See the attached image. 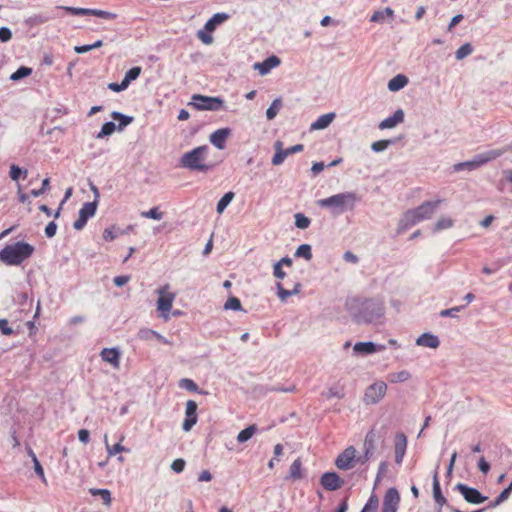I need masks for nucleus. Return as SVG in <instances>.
I'll list each match as a JSON object with an SVG mask.
<instances>
[{
  "instance_id": "nucleus-1",
  "label": "nucleus",
  "mask_w": 512,
  "mask_h": 512,
  "mask_svg": "<svg viewBox=\"0 0 512 512\" xmlns=\"http://www.w3.org/2000/svg\"><path fill=\"white\" fill-rule=\"evenodd\" d=\"M347 309L357 324H370L384 315V304L379 299L354 298L347 303Z\"/></svg>"
},
{
  "instance_id": "nucleus-2",
  "label": "nucleus",
  "mask_w": 512,
  "mask_h": 512,
  "mask_svg": "<svg viewBox=\"0 0 512 512\" xmlns=\"http://www.w3.org/2000/svg\"><path fill=\"white\" fill-rule=\"evenodd\" d=\"M359 201L360 197L355 192H343L320 199L317 204L321 208L329 209L333 216H339L346 211H352Z\"/></svg>"
},
{
  "instance_id": "nucleus-3",
  "label": "nucleus",
  "mask_w": 512,
  "mask_h": 512,
  "mask_svg": "<svg viewBox=\"0 0 512 512\" xmlns=\"http://www.w3.org/2000/svg\"><path fill=\"white\" fill-rule=\"evenodd\" d=\"M441 200L426 201L414 209L406 211L398 224V232L401 233L417 223L430 219L437 210Z\"/></svg>"
},
{
  "instance_id": "nucleus-4",
  "label": "nucleus",
  "mask_w": 512,
  "mask_h": 512,
  "mask_svg": "<svg viewBox=\"0 0 512 512\" xmlns=\"http://www.w3.org/2000/svg\"><path fill=\"white\" fill-rule=\"evenodd\" d=\"M34 251L35 248L31 244L18 241L0 250V260L6 265L17 266L30 258Z\"/></svg>"
},
{
  "instance_id": "nucleus-5",
  "label": "nucleus",
  "mask_w": 512,
  "mask_h": 512,
  "mask_svg": "<svg viewBox=\"0 0 512 512\" xmlns=\"http://www.w3.org/2000/svg\"><path fill=\"white\" fill-rule=\"evenodd\" d=\"M209 147L207 145L198 146L186 153L180 158V166L191 171L208 172L214 165L205 163Z\"/></svg>"
},
{
  "instance_id": "nucleus-6",
  "label": "nucleus",
  "mask_w": 512,
  "mask_h": 512,
  "mask_svg": "<svg viewBox=\"0 0 512 512\" xmlns=\"http://www.w3.org/2000/svg\"><path fill=\"white\" fill-rule=\"evenodd\" d=\"M507 150L506 149H491L482 153H479L473 157L472 160L460 162L453 166L454 171L460 172L463 170L472 171L480 166L497 159L502 156Z\"/></svg>"
},
{
  "instance_id": "nucleus-7",
  "label": "nucleus",
  "mask_w": 512,
  "mask_h": 512,
  "mask_svg": "<svg viewBox=\"0 0 512 512\" xmlns=\"http://www.w3.org/2000/svg\"><path fill=\"white\" fill-rule=\"evenodd\" d=\"M188 105L198 111H219L224 107V100L220 97L194 94Z\"/></svg>"
},
{
  "instance_id": "nucleus-8",
  "label": "nucleus",
  "mask_w": 512,
  "mask_h": 512,
  "mask_svg": "<svg viewBox=\"0 0 512 512\" xmlns=\"http://www.w3.org/2000/svg\"><path fill=\"white\" fill-rule=\"evenodd\" d=\"M386 391V383L377 381L366 388L363 400L366 404H376L384 397Z\"/></svg>"
},
{
  "instance_id": "nucleus-9",
  "label": "nucleus",
  "mask_w": 512,
  "mask_h": 512,
  "mask_svg": "<svg viewBox=\"0 0 512 512\" xmlns=\"http://www.w3.org/2000/svg\"><path fill=\"white\" fill-rule=\"evenodd\" d=\"M274 148H275V154H274L271 162L273 165L278 166L284 162V160L286 159L287 156L303 151L304 146L302 144H296L287 149H283L282 142L276 141L274 144Z\"/></svg>"
},
{
  "instance_id": "nucleus-10",
  "label": "nucleus",
  "mask_w": 512,
  "mask_h": 512,
  "mask_svg": "<svg viewBox=\"0 0 512 512\" xmlns=\"http://www.w3.org/2000/svg\"><path fill=\"white\" fill-rule=\"evenodd\" d=\"M455 488L461 493L463 498L468 503L481 504L488 499L486 496L482 495L476 488L469 487L466 484L458 483Z\"/></svg>"
},
{
  "instance_id": "nucleus-11",
  "label": "nucleus",
  "mask_w": 512,
  "mask_h": 512,
  "mask_svg": "<svg viewBox=\"0 0 512 512\" xmlns=\"http://www.w3.org/2000/svg\"><path fill=\"white\" fill-rule=\"evenodd\" d=\"M400 503V494L394 487L389 488L383 498L381 512H397Z\"/></svg>"
},
{
  "instance_id": "nucleus-12",
  "label": "nucleus",
  "mask_w": 512,
  "mask_h": 512,
  "mask_svg": "<svg viewBox=\"0 0 512 512\" xmlns=\"http://www.w3.org/2000/svg\"><path fill=\"white\" fill-rule=\"evenodd\" d=\"M356 452L357 451L353 446L347 447L337 456L335 460L336 467L341 470L351 469L355 463Z\"/></svg>"
},
{
  "instance_id": "nucleus-13",
  "label": "nucleus",
  "mask_w": 512,
  "mask_h": 512,
  "mask_svg": "<svg viewBox=\"0 0 512 512\" xmlns=\"http://www.w3.org/2000/svg\"><path fill=\"white\" fill-rule=\"evenodd\" d=\"M320 484L327 491H336L344 485V480L336 472H325L320 477Z\"/></svg>"
},
{
  "instance_id": "nucleus-14",
  "label": "nucleus",
  "mask_w": 512,
  "mask_h": 512,
  "mask_svg": "<svg viewBox=\"0 0 512 512\" xmlns=\"http://www.w3.org/2000/svg\"><path fill=\"white\" fill-rule=\"evenodd\" d=\"M169 286L166 285L158 289L159 298L157 300V309L166 313L169 312L172 308V304L175 298V294L168 291Z\"/></svg>"
},
{
  "instance_id": "nucleus-15",
  "label": "nucleus",
  "mask_w": 512,
  "mask_h": 512,
  "mask_svg": "<svg viewBox=\"0 0 512 512\" xmlns=\"http://www.w3.org/2000/svg\"><path fill=\"white\" fill-rule=\"evenodd\" d=\"M197 408L198 405L193 400H188L185 409V419L182 424V429L185 432L190 431L193 426L197 423Z\"/></svg>"
},
{
  "instance_id": "nucleus-16",
  "label": "nucleus",
  "mask_w": 512,
  "mask_h": 512,
  "mask_svg": "<svg viewBox=\"0 0 512 512\" xmlns=\"http://www.w3.org/2000/svg\"><path fill=\"white\" fill-rule=\"evenodd\" d=\"M385 349L384 345H378L374 342H357L353 346V351L357 355H370L376 352L383 351Z\"/></svg>"
},
{
  "instance_id": "nucleus-17",
  "label": "nucleus",
  "mask_w": 512,
  "mask_h": 512,
  "mask_svg": "<svg viewBox=\"0 0 512 512\" xmlns=\"http://www.w3.org/2000/svg\"><path fill=\"white\" fill-rule=\"evenodd\" d=\"M231 135V129L230 128H220L216 131H214L209 136L210 143L215 146L217 149L222 150L226 146V141Z\"/></svg>"
},
{
  "instance_id": "nucleus-18",
  "label": "nucleus",
  "mask_w": 512,
  "mask_h": 512,
  "mask_svg": "<svg viewBox=\"0 0 512 512\" xmlns=\"http://www.w3.org/2000/svg\"><path fill=\"white\" fill-rule=\"evenodd\" d=\"M280 59L275 56H269L262 62H256L254 64V69L258 70L261 75L268 74L273 68L277 67L280 64Z\"/></svg>"
},
{
  "instance_id": "nucleus-19",
  "label": "nucleus",
  "mask_w": 512,
  "mask_h": 512,
  "mask_svg": "<svg viewBox=\"0 0 512 512\" xmlns=\"http://www.w3.org/2000/svg\"><path fill=\"white\" fill-rule=\"evenodd\" d=\"M100 355L103 361L108 362L114 368H119L121 353L118 348H104Z\"/></svg>"
},
{
  "instance_id": "nucleus-20",
  "label": "nucleus",
  "mask_w": 512,
  "mask_h": 512,
  "mask_svg": "<svg viewBox=\"0 0 512 512\" xmlns=\"http://www.w3.org/2000/svg\"><path fill=\"white\" fill-rule=\"evenodd\" d=\"M404 121V112L402 109L396 110L393 115L385 118L383 121L380 122L379 128L381 130L383 129H391L396 127L398 124L402 123Z\"/></svg>"
},
{
  "instance_id": "nucleus-21",
  "label": "nucleus",
  "mask_w": 512,
  "mask_h": 512,
  "mask_svg": "<svg viewBox=\"0 0 512 512\" xmlns=\"http://www.w3.org/2000/svg\"><path fill=\"white\" fill-rule=\"evenodd\" d=\"M377 439L378 436L373 429L367 432L363 444L364 454H366V456L374 457Z\"/></svg>"
},
{
  "instance_id": "nucleus-22",
  "label": "nucleus",
  "mask_w": 512,
  "mask_h": 512,
  "mask_svg": "<svg viewBox=\"0 0 512 512\" xmlns=\"http://www.w3.org/2000/svg\"><path fill=\"white\" fill-rule=\"evenodd\" d=\"M416 344L418 346H424L435 349L440 345V341L439 338L433 334L423 333L417 338Z\"/></svg>"
},
{
  "instance_id": "nucleus-23",
  "label": "nucleus",
  "mask_w": 512,
  "mask_h": 512,
  "mask_svg": "<svg viewBox=\"0 0 512 512\" xmlns=\"http://www.w3.org/2000/svg\"><path fill=\"white\" fill-rule=\"evenodd\" d=\"M229 19V15L227 13H215L204 26V30L207 32H213L218 25L222 24L226 20Z\"/></svg>"
},
{
  "instance_id": "nucleus-24",
  "label": "nucleus",
  "mask_w": 512,
  "mask_h": 512,
  "mask_svg": "<svg viewBox=\"0 0 512 512\" xmlns=\"http://www.w3.org/2000/svg\"><path fill=\"white\" fill-rule=\"evenodd\" d=\"M335 116L336 115L334 112L321 115L320 117H318V119L316 121H314L311 124L310 130H312V131L313 130H322V129L327 128L332 123V121L335 119Z\"/></svg>"
},
{
  "instance_id": "nucleus-25",
  "label": "nucleus",
  "mask_w": 512,
  "mask_h": 512,
  "mask_svg": "<svg viewBox=\"0 0 512 512\" xmlns=\"http://www.w3.org/2000/svg\"><path fill=\"white\" fill-rule=\"evenodd\" d=\"M433 497H434L435 503L437 505H439L440 507L447 505V500L443 496L442 491H441L437 471H435V473L433 475Z\"/></svg>"
},
{
  "instance_id": "nucleus-26",
  "label": "nucleus",
  "mask_w": 512,
  "mask_h": 512,
  "mask_svg": "<svg viewBox=\"0 0 512 512\" xmlns=\"http://www.w3.org/2000/svg\"><path fill=\"white\" fill-rule=\"evenodd\" d=\"M133 229V226L130 225L126 229L116 228L115 226L106 228L103 232V238L106 241H113L119 235L127 234Z\"/></svg>"
},
{
  "instance_id": "nucleus-27",
  "label": "nucleus",
  "mask_w": 512,
  "mask_h": 512,
  "mask_svg": "<svg viewBox=\"0 0 512 512\" xmlns=\"http://www.w3.org/2000/svg\"><path fill=\"white\" fill-rule=\"evenodd\" d=\"M301 287L302 285L300 283H296L292 290H287L284 289L280 282L276 283L277 295L282 302L286 301L288 297L298 294L301 291Z\"/></svg>"
},
{
  "instance_id": "nucleus-28",
  "label": "nucleus",
  "mask_w": 512,
  "mask_h": 512,
  "mask_svg": "<svg viewBox=\"0 0 512 512\" xmlns=\"http://www.w3.org/2000/svg\"><path fill=\"white\" fill-rule=\"evenodd\" d=\"M407 83L408 78L403 74H398L389 80L387 87L390 91L396 92L403 89Z\"/></svg>"
},
{
  "instance_id": "nucleus-29",
  "label": "nucleus",
  "mask_w": 512,
  "mask_h": 512,
  "mask_svg": "<svg viewBox=\"0 0 512 512\" xmlns=\"http://www.w3.org/2000/svg\"><path fill=\"white\" fill-rule=\"evenodd\" d=\"M97 206H98L97 200L84 203L82 208L79 210V215H81L83 218L89 220V218H91L95 215Z\"/></svg>"
},
{
  "instance_id": "nucleus-30",
  "label": "nucleus",
  "mask_w": 512,
  "mask_h": 512,
  "mask_svg": "<svg viewBox=\"0 0 512 512\" xmlns=\"http://www.w3.org/2000/svg\"><path fill=\"white\" fill-rule=\"evenodd\" d=\"M111 117L114 120L119 121L118 125H116V128L119 131H122L125 127H127L129 124H131L134 120V118L132 116L124 115L117 111L112 112Z\"/></svg>"
},
{
  "instance_id": "nucleus-31",
  "label": "nucleus",
  "mask_w": 512,
  "mask_h": 512,
  "mask_svg": "<svg viewBox=\"0 0 512 512\" xmlns=\"http://www.w3.org/2000/svg\"><path fill=\"white\" fill-rule=\"evenodd\" d=\"M289 478L293 480H299L303 478L302 474V461L300 458H297L293 461L290 466Z\"/></svg>"
},
{
  "instance_id": "nucleus-32",
  "label": "nucleus",
  "mask_w": 512,
  "mask_h": 512,
  "mask_svg": "<svg viewBox=\"0 0 512 512\" xmlns=\"http://www.w3.org/2000/svg\"><path fill=\"white\" fill-rule=\"evenodd\" d=\"M234 197H235V194L232 191L225 193L217 203V206H216L217 213L222 214L224 212V210L227 208V206L234 199Z\"/></svg>"
},
{
  "instance_id": "nucleus-33",
  "label": "nucleus",
  "mask_w": 512,
  "mask_h": 512,
  "mask_svg": "<svg viewBox=\"0 0 512 512\" xmlns=\"http://www.w3.org/2000/svg\"><path fill=\"white\" fill-rule=\"evenodd\" d=\"M411 377V374L407 370H401L399 372H392L388 374V381L390 383H399V382H405L409 380Z\"/></svg>"
},
{
  "instance_id": "nucleus-34",
  "label": "nucleus",
  "mask_w": 512,
  "mask_h": 512,
  "mask_svg": "<svg viewBox=\"0 0 512 512\" xmlns=\"http://www.w3.org/2000/svg\"><path fill=\"white\" fill-rule=\"evenodd\" d=\"M407 437L404 433H397L395 436V453H406Z\"/></svg>"
},
{
  "instance_id": "nucleus-35",
  "label": "nucleus",
  "mask_w": 512,
  "mask_h": 512,
  "mask_svg": "<svg viewBox=\"0 0 512 512\" xmlns=\"http://www.w3.org/2000/svg\"><path fill=\"white\" fill-rule=\"evenodd\" d=\"M281 107H282V100L280 98L275 99L271 103V105L268 107V109L266 110L267 119L273 120L277 116Z\"/></svg>"
},
{
  "instance_id": "nucleus-36",
  "label": "nucleus",
  "mask_w": 512,
  "mask_h": 512,
  "mask_svg": "<svg viewBox=\"0 0 512 512\" xmlns=\"http://www.w3.org/2000/svg\"><path fill=\"white\" fill-rule=\"evenodd\" d=\"M256 431H257L256 425H250V426L246 427L245 429H243L242 431L239 432V434L237 436L238 442L244 443V442L248 441L249 439L252 438V436L255 434Z\"/></svg>"
},
{
  "instance_id": "nucleus-37",
  "label": "nucleus",
  "mask_w": 512,
  "mask_h": 512,
  "mask_svg": "<svg viewBox=\"0 0 512 512\" xmlns=\"http://www.w3.org/2000/svg\"><path fill=\"white\" fill-rule=\"evenodd\" d=\"M141 71H142L141 67L135 66V67L130 68L125 73V76H124V78L122 80L126 84L127 87L129 86V84L132 81L136 80L140 76Z\"/></svg>"
},
{
  "instance_id": "nucleus-38",
  "label": "nucleus",
  "mask_w": 512,
  "mask_h": 512,
  "mask_svg": "<svg viewBox=\"0 0 512 512\" xmlns=\"http://www.w3.org/2000/svg\"><path fill=\"white\" fill-rule=\"evenodd\" d=\"M28 171L19 167L16 164L10 166L9 176L13 181H18L20 177L26 178Z\"/></svg>"
},
{
  "instance_id": "nucleus-39",
  "label": "nucleus",
  "mask_w": 512,
  "mask_h": 512,
  "mask_svg": "<svg viewBox=\"0 0 512 512\" xmlns=\"http://www.w3.org/2000/svg\"><path fill=\"white\" fill-rule=\"evenodd\" d=\"M379 507V498L376 494H371L361 512H377Z\"/></svg>"
},
{
  "instance_id": "nucleus-40",
  "label": "nucleus",
  "mask_w": 512,
  "mask_h": 512,
  "mask_svg": "<svg viewBox=\"0 0 512 512\" xmlns=\"http://www.w3.org/2000/svg\"><path fill=\"white\" fill-rule=\"evenodd\" d=\"M31 73L32 69L30 67L20 66L15 72L11 74L10 80L16 82L31 75Z\"/></svg>"
},
{
  "instance_id": "nucleus-41",
  "label": "nucleus",
  "mask_w": 512,
  "mask_h": 512,
  "mask_svg": "<svg viewBox=\"0 0 512 512\" xmlns=\"http://www.w3.org/2000/svg\"><path fill=\"white\" fill-rule=\"evenodd\" d=\"M296 257L304 258L305 260L309 261L312 259V249L309 244H302L298 246L295 252Z\"/></svg>"
},
{
  "instance_id": "nucleus-42",
  "label": "nucleus",
  "mask_w": 512,
  "mask_h": 512,
  "mask_svg": "<svg viewBox=\"0 0 512 512\" xmlns=\"http://www.w3.org/2000/svg\"><path fill=\"white\" fill-rule=\"evenodd\" d=\"M179 387L182 389H185L189 392H199L204 393L203 391H199L198 385L189 378H182L179 381Z\"/></svg>"
},
{
  "instance_id": "nucleus-43",
  "label": "nucleus",
  "mask_w": 512,
  "mask_h": 512,
  "mask_svg": "<svg viewBox=\"0 0 512 512\" xmlns=\"http://www.w3.org/2000/svg\"><path fill=\"white\" fill-rule=\"evenodd\" d=\"M116 129H117L116 124L114 122H112V121L105 122L102 125L100 132L97 134V138H104L106 136H110L111 134L114 133V131Z\"/></svg>"
},
{
  "instance_id": "nucleus-44",
  "label": "nucleus",
  "mask_w": 512,
  "mask_h": 512,
  "mask_svg": "<svg viewBox=\"0 0 512 512\" xmlns=\"http://www.w3.org/2000/svg\"><path fill=\"white\" fill-rule=\"evenodd\" d=\"M295 217V226L299 229H307L310 224H311V220L305 216L303 213H296L294 215Z\"/></svg>"
},
{
  "instance_id": "nucleus-45",
  "label": "nucleus",
  "mask_w": 512,
  "mask_h": 512,
  "mask_svg": "<svg viewBox=\"0 0 512 512\" xmlns=\"http://www.w3.org/2000/svg\"><path fill=\"white\" fill-rule=\"evenodd\" d=\"M473 52V47L470 43H465L460 46L455 52V57L457 60H462L465 57L469 56Z\"/></svg>"
},
{
  "instance_id": "nucleus-46",
  "label": "nucleus",
  "mask_w": 512,
  "mask_h": 512,
  "mask_svg": "<svg viewBox=\"0 0 512 512\" xmlns=\"http://www.w3.org/2000/svg\"><path fill=\"white\" fill-rule=\"evenodd\" d=\"M90 492L94 496L99 495L105 505H110L111 493L108 489H91Z\"/></svg>"
},
{
  "instance_id": "nucleus-47",
  "label": "nucleus",
  "mask_w": 512,
  "mask_h": 512,
  "mask_svg": "<svg viewBox=\"0 0 512 512\" xmlns=\"http://www.w3.org/2000/svg\"><path fill=\"white\" fill-rule=\"evenodd\" d=\"M29 454L32 456V461L34 464V470L37 476L41 478L43 482H46L45 475H44V469L42 465L40 464L39 460L37 459L36 455L32 450L29 451Z\"/></svg>"
},
{
  "instance_id": "nucleus-48",
  "label": "nucleus",
  "mask_w": 512,
  "mask_h": 512,
  "mask_svg": "<svg viewBox=\"0 0 512 512\" xmlns=\"http://www.w3.org/2000/svg\"><path fill=\"white\" fill-rule=\"evenodd\" d=\"M392 144H393L392 140H379V141H375L372 143L371 149L374 152L379 153V152L386 150Z\"/></svg>"
},
{
  "instance_id": "nucleus-49",
  "label": "nucleus",
  "mask_w": 512,
  "mask_h": 512,
  "mask_svg": "<svg viewBox=\"0 0 512 512\" xmlns=\"http://www.w3.org/2000/svg\"><path fill=\"white\" fill-rule=\"evenodd\" d=\"M224 308L226 310L231 309L234 311H240V310H242V305H241L240 300L237 297L232 296V297L228 298V300L226 301V303L224 305Z\"/></svg>"
},
{
  "instance_id": "nucleus-50",
  "label": "nucleus",
  "mask_w": 512,
  "mask_h": 512,
  "mask_svg": "<svg viewBox=\"0 0 512 512\" xmlns=\"http://www.w3.org/2000/svg\"><path fill=\"white\" fill-rule=\"evenodd\" d=\"M141 216L153 220H161L163 217V213L159 211L158 207H153L148 211L142 212Z\"/></svg>"
},
{
  "instance_id": "nucleus-51",
  "label": "nucleus",
  "mask_w": 512,
  "mask_h": 512,
  "mask_svg": "<svg viewBox=\"0 0 512 512\" xmlns=\"http://www.w3.org/2000/svg\"><path fill=\"white\" fill-rule=\"evenodd\" d=\"M49 189H50V179H49V178H45V179L42 181V185H41V187H39V189H33V190H31L30 194H31L33 197H39V196H41L42 194H44L45 192H47Z\"/></svg>"
},
{
  "instance_id": "nucleus-52",
  "label": "nucleus",
  "mask_w": 512,
  "mask_h": 512,
  "mask_svg": "<svg viewBox=\"0 0 512 512\" xmlns=\"http://www.w3.org/2000/svg\"><path fill=\"white\" fill-rule=\"evenodd\" d=\"M452 225H453L452 219L447 218V217H442L436 222L434 230L440 231V230L448 229V228L452 227Z\"/></svg>"
},
{
  "instance_id": "nucleus-53",
  "label": "nucleus",
  "mask_w": 512,
  "mask_h": 512,
  "mask_svg": "<svg viewBox=\"0 0 512 512\" xmlns=\"http://www.w3.org/2000/svg\"><path fill=\"white\" fill-rule=\"evenodd\" d=\"M155 335H157L156 331L148 329V328H143V329L139 330L137 337L140 340L149 341V340H152L153 338H155Z\"/></svg>"
},
{
  "instance_id": "nucleus-54",
  "label": "nucleus",
  "mask_w": 512,
  "mask_h": 512,
  "mask_svg": "<svg viewBox=\"0 0 512 512\" xmlns=\"http://www.w3.org/2000/svg\"><path fill=\"white\" fill-rule=\"evenodd\" d=\"M63 9L72 15L84 16V15L92 14V9H89V8H77V7H68L67 6V7H63Z\"/></svg>"
},
{
  "instance_id": "nucleus-55",
  "label": "nucleus",
  "mask_w": 512,
  "mask_h": 512,
  "mask_svg": "<svg viewBox=\"0 0 512 512\" xmlns=\"http://www.w3.org/2000/svg\"><path fill=\"white\" fill-rule=\"evenodd\" d=\"M91 15L99 17V18L107 19V20H114L117 17V15L115 13L105 11V10H100V9H92Z\"/></svg>"
},
{
  "instance_id": "nucleus-56",
  "label": "nucleus",
  "mask_w": 512,
  "mask_h": 512,
  "mask_svg": "<svg viewBox=\"0 0 512 512\" xmlns=\"http://www.w3.org/2000/svg\"><path fill=\"white\" fill-rule=\"evenodd\" d=\"M464 308V306H456V307H452L450 309H444L442 311H440L439 315L441 317H457V313H459L462 309Z\"/></svg>"
},
{
  "instance_id": "nucleus-57",
  "label": "nucleus",
  "mask_w": 512,
  "mask_h": 512,
  "mask_svg": "<svg viewBox=\"0 0 512 512\" xmlns=\"http://www.w3.org/2000/svg\"><path fill=\"white\" fill-rule=\"evenodd\" d=\"M186 462L182 458L175 459L171 464V469L175 473H181L185 468Z\"/></svg>"
},
{
  "instance_id": "nucleus-58",
  "label": "nucleus",
  "mask_w": 512,
  "mask_h": 512,
  "mask_svg": "<svg viewBox=\"0 0 512 512\" xmlns=\"http://www.w3.org/2000/svg\"><path fill=\"white\" fill-rule=\"evenodd\" d=\"M211 32H207L206 30H199L197 32V37L206 45H209L213 42V37L210 34Z\"/></svg>"
},
{
  "instance_id": "nucleus-59",
  "label": "nucleus",
  "mask_w": 512,
  "mask_h": 512,
  "mask_svg": "<svg viewBox=\"0 0 512 512\" xmlns=\"http://www.w3.org/2000/svg\"><path fill=\"white\" fill-rule=\"evenodd\" d=\"M8 324L9 323L7 319H0V331L2 332L3 335L6 336L12 335L14 333V330L11 327H9Z\"/></svg>"
},
{
  "instance_id": "nucleus-60",
  "label": "nucleus",
  "mask_w": 512,
  "mask_h": 512,
  "mask_svg": "<svg viewBox=\"0 0 512 512\" xmlns=\"http://www.w3.org/2000/svg\"><path fill=\"white\" fill-rule=\"evenodd\" d=\"M57 231V224L54 221L49 222L45 227V235L48 238H52L55 236Z\"/></svg>"
},
{
  "instance_id": "nucleus-61",
  "label": "nucleus",
  "mask_w": 512,
  "mask_h": 512,
  "mask_svg": "<svg viewBox=\"0 0 512 512\" xmlns=\"http://www.w3.org/2000/svg\"><path fill=\"white\" fill-rule=\"evenodd\" d=\"M12 38V32L8 27L0 28V41L5 43Z\"/></svg>"
},
{
  "instance_id": "nucleus-62",
  "label": "nucleus",
  "mask_w": 512,
  "mask_h": 512,
  "mask_svg": "<svg viewBox=\"0 0 512 512\" xmlns=\"http://www.w3.org/2000/svg\"><path fill=\"white\" fill-rule=\"evenodd\" d=\"M283 266H280L279 263H275L273 265V275L274 277H276L277 279H284L285 276H286V273L284 272Z\"/></svg>"
},
{
  "instance_id": "nucleus-63",
  "label": "nucleus",
  "mask_w": 512,
  "mask_h": 512,
  "mask_svg": "<svg viewBox=\"0 0 512 512\" xmlns=\"http://www.w3.org/2000/svg\"><path fill=\"white\" fill-rule=\"evenodd\" d=\"M128 87L126 86V84L123 82V80L120 82V83H109L108 84V89L114 91V92H121V91H124L126 90Z\"/></svg>"
},
{
  "instance_id": "nucleus-64",
  "label": "nucleus",
  "mask_w": 512,
  "mask_h": 512,
  "mask_svg": "<svg viewBox=\"0 0 512 512\" xmlns=\"http://www.w3.org/2000/svg\"><path fill=\"white\" fill-rule=\"evenodd\" d=\"M129 280H130V276H127V275H120V276H116V277H114V279H113V283H114L117 287H122V286H124L125 284H127Z\"/></svg>"
}]
</instances>
